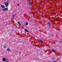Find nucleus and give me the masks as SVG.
Returning a JSON list of instances; mask_svg holds the SVG:
<instances>
[{
    "instance_id": "1",
    "label": "nucleus",
    "mask_w": 62,
    "mask_h": 62,
    "mask_svg": "<svg viewBox=\"0 0 62 62\" xmlns=\"http://www.w3.org/2000/svg\"><path fill=\"white\" fill-rule=\"evenodd\" d=\"M5 7L7 8L8 6V3L7 2H6L5 4Z\"/></svg>"
},
{
    "instance_id": "2",
    "label": "nucleus",
    "mask_w": 62,
    "mask_h": 62,
    "mask_svg": "<svg viewBox=\"0 0 62 62\" xmlns=\"http://www.w3.org/2000/svg\"><path fill=\"white\" fill-rule=\"evenodd\" d=\"M7 51H8V52H9L11 51V50L9 49V48H7Z\"/></svg>"
},
{
    "instance_id": "3",
    "label": "nucleus",
    "mask_w": 62,
    "mask_h": 62,
    "mask_svg": "<svg viewBox=\"0 0 62 62\" xmlns=\"http://www.w3.org/2000/svg\"><path fill=\"white\" fill-rule=\"evenodd\" d=\"M1 7L2 8H5V6L3 5H1Z\"/></svg>"
},
{
    "instance_id": "4",
    "label": "nucleus",
    "mask_w": 62,
    "mask_h": 62,
    "mask_svg": "<svg viewBox=\"0 0 62 62\" xmlns=\"http://www.w3.org/2000/svg\"><path fill=\"white\" fill-rule=\"evenodd\" d=\"M29 4L31 6H32V3L31 1H30L29 2Z\"/></svg>"
},
{
    "instance_id": "5",
    "label": "nucleus",
    "mask_w": 62,
    "mask_h": 62,
    "mask_svg": "<svg viewBox=\"0 0 62 62\" xmlns=\"http://www.w3.org/2000/svg\"><path fill=\"white\" fill-rule=\"evenodd\" d=\"M2 60L3 61H5L6 60V59L5 58H3L2 59Z\"/></svg>"
},
{
    "instance_id": "6",
    "label": "nucleus",
    "mask_w": 62,
    "mask_h": 62,
    "mask_svg": "<svg viewBox=\"0 0 62 62\" xmlns=\"http://www.w3.org/2000/svg\"><path fill=\"white\" fill-rule=\"evenodd\" d=\"M4 10L5 11L8 10V8H6L4 9Z\"/></svg>"
},
{
    "instance_id": "7",
    "label": "nucleus",
    "mask_w": 62,
    "mask_h": 62,
    "mask_svg": "<svg viewBox=\"0 0 62 62\" xmlns=\"http://www.w3.org/2000/svg\"><path fill=\"white\" fill-rule=\"evenodd\" d=\"M51 51H53V52H54V53H56V51H55V50H54V49H52L51 50Z\"/></svg>"
},
{
    "instance_id": "8",
    "label": "nucleus",
    "mask_w": 62,
    "mask_h": 62,
    "mask_svg": "<svg viewBox=\"0 0 62 62\" xmlns=\"http://www.w3.org/2000/svg\"><path fill=\"white\" fill-rule=\"evenodd\" d=\"M15 15H12V18H13V19H14V18H15Z\"/></svg>"
},
{
    "instance_id": "9",
    "label": "nucleus",
    "mask_w": 62,
    "mask_h": 62,
    "mask_svg": "<svg viewBox=\"0 0 62 62\" xmlns=\"http://www.w3.org/2000/svg\"><path fill=\"white\" fill-rule=\"evenodd\" d=\"M47 24H48L49 25H48V26H50L51 25V24L49 22H48V23H47Z\"/></svg>"
},
{
    "instance_id": "10",
    "label": "nucleus",
    "mask_w": 62,
    "mask_h": 62,
    "mask_svg": "<svg viewBox=\"0 0 62 62\" xmlns=\"http://www.w3.org/2000/svg\"><path fill=\"white\" fill-rule=\"evenodd\" d=\"M24 30L26 31V32H29V31H28L26 29H25Z\"/></svg>"
},
{
    "instance_id": "11",
    "label": "nucleus",
    "mask_w": 62,
    "mask_h": 62,
    "mask_svg": "<svg viewBox=\"0 0 62 62\" xmlns=\"http://www.w3.org/2000/svg\"><path fill=\"white\" fill-rule=\"evenodd\" d=\"M3 47L4 48H6L7 47V46L6 45L4 46Z\"/></svg>"
},
{
    "instance_id": "12",
    "label": "nucleus",
    "mask_w": 62,
    "mask_h": 62,
    "mask_svg": "<svg viewBox=\"0 0 62 62\" xmlns=\"http://www.w3.org/2000/svg\"><path fill=\"white\" fill-rule=\"evenodd\" d=\"M26 25H28V23L27 22L26 23Z\"/></svg>"
},
{
    "instance_id": "13",
    "label": "nucleus",
    "mask_w": 62,
    "mask_h": 62,
    "mask_svg": "<svg viewBox=\"0 0 62 62\" xmlns=\"http://www.w3.org/2000/svg\"><path fill=\"white\" fill-rule=\"evenodd\" d=\"M2 9V11H4V10H4V9Z\"/></svg>"
},
{
    "instance_id": "14",
    "label": "nucleus",
    "mask_w": 62,
    "mask_h": 62,
    "mask_svg": "<svg viewBox=\"0 0 62 62\" xmlns=\"http://www.w3.org/2000/svg\"><path fill=\"white\" fill-rule=\"evenodd\" d=\"M40 41L41 42H42V43H43V41H42L41 40H40Z\"/></svg>"
},
{
    "instance_id": "15",
    "label": "nucleus",
    "mask_w": 62,
    "mask_h": 62,
    "mask_svg": "<svg viewBox=\"0 0 62 62\" xmlns=\"http://www.w3.org/2000/svg\"><path fill=\"white\" fill-rule=\"evenodd\" d=\"M60 42V43H62V42L61 41H60V42Z\"/></svg>"
},
{
    "instance_id": "16",
    "label": "nucleus",
    "mask_w": 62,
    "mask_h": 62,
    "mask_svg": "<svg viewBox=\"0 0 62 62\" xmlns=\"http://www.w3.org/2000/svg\"><path fill=\"white\" fill-rule=\"evenodd\" d=\"M17 23H18V24H20V23H19V22H18Z\"/></svg>"
},
{
    "instance_id": "17",
    "label": "nucleus",
    "mask_w": 62,
    "mask_h": 62,
    "mask_svg": "<svg viewBox=\"0 0 62 62\" xmlns=\"http://www.w3.org/2000/svg\"><path fill=\"white\" fill-rule=\"evenodd\" d=\"M10 23H11V22H9Z\"/></svg>"
},
{
    "instance_id": "18",
    "label": "nucleus",
    "mask_w": 62,
    "mask_h": 62,
    "mask_svg": "<svg viewBox=\"0 0 62 62\" xmlns=\"http://www.w3.org/2000/svg\"><path fill=\"white\" fill-rule=\"evenodd\" d=\"M19 25L20 26L21 25V24H19Z\"/></svg>"
},
{
    "instance_id": "19",
    "label": "nucleus",
    "mask_w": 62,
    "mask_h": 62,
    "mask_svg": "<svg viewBox=\"0 0 62 62\" xmlns=\"http://www.w3.org/2000/svg\"><path fill=\"white\" fill-rule=\"evenodd\" d=\"M6 62H8V61H7Z\"/></svg>"
},
{
    "instance_id": "20",
    "label": "nucleus",
    "mask_w": 62,
    "mask_h": 62,
    "mask_svg": "<svg viewBox=\"0 0 62 62\" xmlns=\"http://www.w3.org/2000/svg\"><path fill=\"white\" fill-rule=\"evenodd\" d=\"M18 6H19V4H18Z\"/></svg>"
},
{
    "instance_id": "21",
    "label": "nucleus",
    "mask_w": 62,
    "mask_h": 62,
    "mask_svg": "<svg viewBox=\"0 0 62 62\" xmlns=\"http://www.w3.org/2000/svg\"><path fill=\"white\" fill-rule=\"evenodd\" d=\"M53 62H55V61H54Z\"/></svg>"
},
{
    "instance_id": "22",
    "label": "nucleus",
    "mask_w": 62,
    "mask_h": 62,
    "mask_svg": "<svg viewBox=\"0 0 62 62\" xmlns=\"http://www.w3.org/2000/svg\"><path fill=\"white\" fill-rule=\"evenodd\" d=\"M16 25H18V24H16Z\"/></svg>"
},
{
    "instance_id": "23",
    "label": "nucleus",
    "mask_w": 62,
    "mask_h": 62,
    "mask_svg": "<svg viewBox=\"0 0 62 62\" xmlns=\"http://www.w3.org/2000/svg\"><path fill=\"white\" fill-rule=\"evenodd\" d=\"M52 59H54V58Z\"/></svg>"
}]
</instances>
